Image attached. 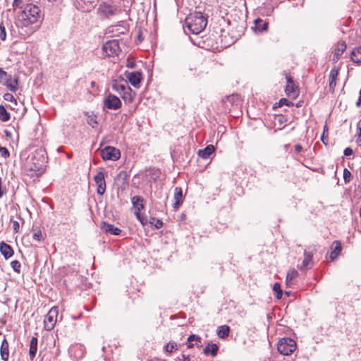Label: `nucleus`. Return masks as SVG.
Returning a JSON list of instances; mask_svg holds the SVG:
<instances>
[{"label":"nucleus","mask_w":361,"mask_h":361,"mask_svg":"<svg viewBox=\"0 0 361 361\" xmlns=\"http://www.w3.org/2000/svg\"><path fill=\"white\" fill-rule=\"evenodd\" d=\"M295 150L296 152L299 153L302 150V147L300 145H295Z\"/></svg>","instance_id":"603ef678"},{"label":"nucleus","mask_w":361,"mask_h":361,"mask_svg":"<svg viewBox=\"0 0 361 361\" xmlns=\"http://www.w3.org/2000/svg\"><path fill=\"white\" fill-rule=\"evenodd\" d=\"M189 71L191 72H196V68H190ZM193 74H195V73H193Z\"/></svg>","instance_id":"13d9d810"},{"label":"nucleus","mask_w":361,"mask_h":361,"mask_svg":"<svg viewBox=\"0 0 361 361\" xmlns=\"http://www.w3.org/2000/svg\"><path fill=\"white\" fill-rule=\"evenodd\" d=\"M9 345L6 340V338L4 337L1 342V348H0V355L1 357L4 361H8V357H9Z\"/></svg>","instance_id":"a211bd4d"},{"label":"nucleus","mask_w":361,"mask_h":361,"mask_svg":"<svg viewBox=\"0 0 361 361\" xmlns=\"http://www.w3.org/2000/svg\"><path fill=\"white\" fill-rule=\"evenodd\" d=\"M298 275V273L296 270L295 269H293L291 270L290 271H289L288 274H287V276H286V283H290V281L294 279L295 278H296Z\"/></svg>","instance_id":"c9c22d12"},{"label":"nucleus","mask_w":361,"mask_h":361,"mask_svg":"<svg viewBox=\"0 0 361 361\" xmlns=\"http://www.w3.org/2000/svg\"><path fill=\"white\" fill-rule=\"evenodd\" d=\"M11 118L10 114L7 111L3 105H0V120L6 122Z\"/></svg>","instance_id":"2f4dec72"},{"label":"nucleus","mask_w":361,"mask_h":361,"mask_svg":"<svg viewBox=\"0 0 361 361\" xmlns=\"http://www.w3.org/2000/svg\"><path fill=\"white\" fill-rule=\"evenodd\" d=\"M105 176L106 173L103 171H99L94 176V180L97 186V193L99 195H102L106 191Z\"/></svg>","instance_id":"9b49d317"},{"label":"nucleus","mask_w":361,"mask_h":361,"mask_svg":"<svg viewBox=\"0 0 361 361\" xmlns=\"http://www.w3.org/2000/svg\"><path fill=\"white\" fill-rule=\"evenodd\" d=\"M119 6L106 1H101L98 6L97 12L99 17L102 20L111 19L121 13Z\"/></svg>","instance_id":"39448f33"},{"label":"nucleus","mask_w":361,"mask_h":361,"mask_svg":"<svg viewBox=\"0 0 361 361\" xmlns=\"http://www.w3.org/2000/svg\"><path fill=\"white\" fill-rule=\"evenodd\" d=\"M255 28L259 31H266L268 28V23L258 18L255 20Z\"/></svg>","instance_id":"7c9ffc66"},{"label":"nucleus","mask_w":361,"mask_h":361,"mask_svg":"<svg viewBox=\"0 0 361 361\" xmlns=\"http://www.w3.org/2000/svg\"><path fill=\"white\" fill-rule=\"evenodd\" d=\"M215 148L212 145H207L204 149L198 151V155L204 159H207L214 152Z\"/></svg>","instance_id":"aec40b11"},{"label":"nucleus","mask_w":361,"mask_h":361,"mask_svg":"<svg viewBox=\"0 0 361 361\" xmlns=\"http://www.w3.org/2000/svg\"><path fill=\"white\" fill-rule=\"evenodd\" d=\"M101 228L106 233H109L114 235H119L121 233V230L114 225L103 221L101 225Z\"/></svg>","instance_id":"2eb2a0df"},{"label":"nucleus","mask_w":361,"mask_h":361,"mask_svg":"<svg viewBox=\"0 0 361 361\" xmlns=\"http://www.w3.org/2000/svg\"><path fill=\"white\" fill-rule=\"evenodd\" d=\"M18 219L21 221L22 224L24 223V220L21 217L18 216Z\"/></svg>","instance_id":"bf43d9fd"},{"label":"nucleus","mask_w":361,"mask_h":361,"mask_svg":"<svg viewBox=\"0 0 361 361\" xmlns=\"http://www.w3.org/2000/svg\"><path fill=\"white\" fill-rule=\"evenodd\" d=\"M144 199L140 196H134L131 198V202L135 209V212H141L144 208Z\"/></svg>","instance_id":"5701e85b"},{"label":"nucleus","mask_w":361,"mask_h":361,"mask_svg":"<svg viewBox=\"0 0 361 361\" xmlns=\"http://www.w3.org/2000/svg\"><path fill=\"white\" fill-rule=\"evenodd\" d=\"M49 1H55L56 0H48Z\"/></svg>","instance_id":"052dcab7"},{"label":"nucleus","mask_w":361,"mask_h":361,"mask_svg":"<svg viewBox=\"0 0 361 361\" xmlns=\"http://www.w3.org/2000/svg\"><path fill=\"white\" fill-rule=\"evenodd\" d=\"M126 77L133 86L135 87H139L142 80V74L140 72H126Z\"/></svg>","instance_id":"ddd939ff"},{"label":"nucleus","mask_w":361,"mask_h":361,"mask_svg":"<svg viewBox=\"0 0 361 361\" xmlns=\"http://www.w3.org/2000/svg\"><path fill=\"white\" fill-rule=\"evenodd\" d=\"M4 85L8 88L10 91L13 92H16L18 90V79L16 78L12 80L11 75H8V77L6 78Z\"/></svg>","instance_id":"a878e982"},{"label":"nucleus","mask_w":361,"mask_h":361,"mask_svg":"<svg viewBox=\"0 0 361 361\" xmlns=\"http://www.w3.org/2000/svg\"><path fill=\"white\" fill-rule=\"evenodd\" d=\"M182 197H183V193H182V189L180 188L176 187L174 190V203L173 204V207L174 209H178L181 202H182Z\"/></svg>","instance_id":"4be33fe9"},{"label":"nucleus","mask_w":361,"mask_h":361,"mask_svg":"<svg viewBox=\"0 0 361 361\" xmlns=\"http://www.w3.org/2000/svg\"><path fill=\"white\" fill-rule=\"evenodd\" d=\"M38 339L37 337H32L30 343L29 348V356L31 360H32L36 356L37 351Z\"/></svg>","instance_id":"412c9836"},{"label":"nucleus","mask_w":361,"mask_h":361,"mask_svg":"<svg viewBox=\"0 0 361 361\" xmlns=\"http://www.w3.org/2000/svg\"><path fill=\"white\" fill-rule=\"evenodd\" d=\"M0 153H1V155L4 157V158H8L10 157V152L8 150L7 148L4 147H2L1 149H0Z\"/></svg>","instance_id":"c03bdc74"},{"label":"nucleus","mask_w":361,"mask_h":361,"mask_svg":"<svg viewBox=\"0 0 361 361\" xmlns=\"http://www.w3.org/2000/svg\"><path fill=\"white\" fill-rule=\"evenodd\" d=\"M101 155L104 160L116 161L120 159L121 152L114 147L107 146L102 149Z\"/></svg>","instance_id":"9d476101"},{"label":"nucleus","mask_w":361,"mask_h":361,"mask_svg":"<svg viewBox=\"0 0 361 361\" xmlns=\"http://www.w3.org/2000/svg\"><path fill=\"white\" fill-rule=\"evenodd\" d=\"M357 142H361V128H357Z\"/></svg>","instance_id":"5fc2aeb1"},{"label":"nucleus","mask_w":361,"mask_h":361,"mask_svg":"<svg viewBox=\"0 0 361 361\" xmlns=\"http://www.w3.org/2000/svg\"><path fill=\"white\" fill-rule=\"evenodd\" d=\"M137 219L141 223L142 225L145 226L147 224V216L140 212H135Z\"/></svg>","instance_id":"f704fd0d"},{"label":"nucleus","mask_w":361,"mask_h":361,"mask_svg":"<svg viewBox=\"0 0 361 361\" xmlns=\"http://www.w3.org/2000/svg\"><path fill=\"white\" fill-rule=\"evenodd\" d=\"M6 38V29H5V27L3 24V23H1L0 24V39L2 40V41H4Z\"/></svg>","instance_id":"58836bf2"},{"label":"nucleus","mask_w":361,"mask_h":361,"mask_svg":"<svg viewBox=\"0 0 361 361\" xmlns=\"http://www.w3.org/2000/svg\"><path fill=\"white\" fill-rule=\"evenodd\" d=\"M351 173L347 169H345L343 171V178L345 183H348L350 181Z\"/></svg>","instance_id":"79ce46f5"},{"label":"nucleus","mask_w":361,"mask_h":361,"mask_svg":"<svg viewBox=\"0 0 361 361\" xmlns=\"http://www.w3.org/2000/svg\"><path fill=\"white\" fill-rule=\"evenodd\" d=\"M103 57H114L118 55L121 51L118 41L111 39L105 42L102 48Z\"/></svg>","instance_id":"423d86ee"},{"label":"nucleus","mask_w":361,"mask_h":361,"mask_svg":"<svg viewBox=\"0 0 361 361\" xmlns=\"http://www.w3.org/2000/svg\"><path fill=\"white\" fill-rule=\"evenodd\" d=\"M46 158L42 152L36 151L27 165V169L30 171L31 177H39L44 171Z\"/></svg>","instance_id":"7ed1b4c3"},{"label":"nucleus","mask_w":361,"mask_h":361,"mask_svg":"<svg viewBox=\"0 0 361 361\" xmlns=\"http://www.w3.org/2000/svg\"><path fill=\"white\" fill-rule=\"evenodd\" d=\"M359 98H358V100L356 102V106L357 107H360L361 106V89L360 90V92H359Z\"/></svg>","instance_id":"3c124183"},{"label":"nucleus","mask_w":361,"mask_h":361,"mask_svg":"<svg viewBox=\"0 0 361 361\" xmlns=\"http://www.w3.org/2000/svg\"><path fill=\"white\" fill-rule=\"evenodd\" d=\"M296 348V343L290 338H281L277 345L278 351L283 355H289Z\"/></svg>","instance_id":"0eeeda50"},{"label":"nucleus","mask_w":361,"mask_h":361,"mask_svg":"<svg viewBox=\"0 0 361 361\" xmlns=\"http://www.w3.org/2000/svg\"><path fill=\"white\" fill-rule=\"evenodd\" d=\"M339 73V69L337 67H334L329 73V90L331 92H334L336 86V79Z\"/></svg>","instance_id":"dca6fc26"},{"label":"nucleus","mask_w":361,"mask_h":361,"mask_svg":"<svg viewBox=\"0 0 361 361\" xmlns=\"http://www.w3.org/2000/svg\"><path fill=\"white\" fill-rule=\"evenodd\" d=\"M78 4L79 5L78 9L81 10L83 12H89L92 11V9L94 8V1H89L87 4H85V6H80V2L78 1Z\"/></svg>","instance_id":"473e14b6"},{"label":"nucleus","mask_w":361,"mask_h":361,"mask_svg":"<svg viewBox=\"0 0 361 361\" xmlns=\"http://www.w3.org/2000/svg\"><path fill=\"white\" fill-rule=\"evenodd\" d=\"M347 45L345 42H340L337 43L334 49V54L333 61L336 62L338 61L340 56L343 54L344 51L346 49Z\"/></svg>","instance_id":"f3484780"},{"label":"nucleus","mask_w":361,"mask_h":361,"mask_svg":"<svg viewBox=\"0 0 361 361\" xmlns=\"http://www.w3.org/2000/svg\"><path fill=\"white\" fill-rule=\"evenodd\" d=\"M32 238H33V239H35L37 241L42 240L43 238H42V231L40 230H39V231L35 232L32 235Z\"/></svg>","instance_id":"37998d69"},{"label":"nucleus","mask_w":361,"mask_h":361,"mask_svg":"<svg viewBox=\"0 0 361 361\" xmlns=\"http://www.w3.org/2000/svg\"><path fill=\"white\" fill-rule=\"evenodd\" d=\"M112 89L121 95L126 103H130L135 97V92L123 78L112 81Z\"/></svg>","instance_id":"20e7f679"},{"label":"nucleus","mask_w":361,"mask_h":361,"mask_svg":"<svg viewBox=\"0 0 361 361\" xmlns=\"http://www.w3.org/2000/svg\"><path fill=\"white\" fill-rule=\"evenodd\" d=\"M321 140L322 141L326 144L325 141H324V132L323 133L322 135L321 136Z\"/></svg>","instance_id":"4d7b16f0"},{"label":"nucleus","mask_w":361,"mask_h":361,"mask_svg":"<svg viewBox=\"0 0 361 361\" xmlns=\"http://www.w3.org/2000/svg\"><path fill=\"white\" fill-rule=\"evenodd\" d=\"M41 18L40 9L34 4H27L18 16V27L20 34L24 37L30 36L38 28L37 24Z\"/></svg>","instance_id":"f257e3e1"},{"label":"nucleus","mask_w":361,"mask_h":361,"mask_svg":"<svg viewBox=\"0 0 361 361\" xmlns=\"http://www.w3.org/2000/svg\"><path fill=\"white\" fill-rule=\"evenodd\" d=\"M135 63L133 61H128L127 63V66L129 68H134Z\"/></svg>","instance_id":"6e6d98bb"},{"label":"nucleus","mask_w":361,"mask_h":361,"mask_svg":"<svg viewBox=\"0 0 361 361\" xmlns=\"http://www.w3.org/2000/svg\"><path fill=\"white\" fill-rule=\"evenodd\" d=\"M353 151L350 147H346L343 151V154L345 156H350V155L353 154Z\"/></svg>","instance_id":"de8ad7c7"},{"label":"nucleus","mask_w":361,"mask_h":361,"mask_svg":"<svg viewBox=\"0 0 361 361\" xmlns=\"http://www.w3.org/2000/svg\"><path fill=\"white\" fill-rule=\"evenodd\" d=\"M6 188L5 186L2 185V180L0 178V199L3 197V195L6 193Z\"/></svg>","instance_id":"a18cd8bd"},{"label":"nucleus","mask_w":361,"mask_h":361,"mask_svg":"<svg viewBox=\"0 0 361 361\" xmlns=\"http://www.w3.org/2000/svg\"><path fill=\"white\" fill-rule=\"evenodd\" d=\"M21 3V0H13V6L18 7Z\"/></svg>","instance_id":"864d4df0"},{"label":"nucleus","mask_w":361,"mask_h":361,"mask_svg":"<svg viewBox=\"0 0 361 361\" xmlns=\"http://www.w3.org/2000/svg\"><path fill=\"white\" fill-rule=\"evenodd\" d=\"M273 290L276 293V298L278 299L281 298L283 295V292L281 288V285L279 283H276L274 284Z\"/></svg>","instance_id":"e433bc0d"},{"label":"nucleus","mask_w":361,"mask_h":361,"mask_svg":"<svg viewBox=\"0 0 361 361\" xmlns=\"http://www.w3.org/2000/svg\"><path fill=\"white\" fill-rule=\"evenodd\" d=\"M0 252L5 259H8L13 255L12 247L4 242L0 243Z\"/></svg>","instance_id":"6ab92c4d"},{"label":"nucleus","mask_w":361,"mask_h":361,"mask_svg":"<svg viewBox=\"0 0 361 361\" xmlns=\"http://www.w3.org/2000/svg\"><path fill=\"white\" fill-rule=\"evenodd\" d=\"M279 104L281 106L282 105H286V106H290V104H292V102H289L288 99H285V98H283V99H281L280 101H279Z\"/></svg>","instance_id":"49530a36"},{"label":"nucleus","mask_w":361,"mask_h":361,"mask_svg":"<svg viewBox=\"0 0 361 361\" xmlns=\"http://www.w3.org/2000/svg\"><path fill=\"white\" fill-rule=\"evenodd\" d=\"M3 97H4V100H6V101L13 102L15 104H17L16 99L14 98L13 94H10V93L4 94Z\"/></svg>","instance_id":"a19ab883"},{"label":"nucleus","mask_w":361,"mask_h":361,"mask_svg":"<svg viewBox=\"0 0 361 361\" xmlns=\"http://www.w3.org/2000/svg\"><path fill=\"white\" fill-rule=\"evenodd\" d=\"M104 106L109 109L117 110L121 106L120 99L111 94H109L104 100Z\"/></svg>","instance_id":"f8f14e48"},{"label":"nucleus","mask_w":361,"mask_h":361,"mask_svg":"<svg viewBox=\"0 0 361 361\" xmlns=\"http://www.w3.org/2000/svg\"><path fill=\"white\" fill-rule=\"evenodd\" d=\"M1 334V332L0 331V335Z\"/></svg>","instance_id":"680f3d73"},{"label":"nucleus","mask_w":361,"mask_h":361,"mask_svg":"<svg viewBox=\"0 0 361 361\" xmlns=\"http://www.w3.org/2000/svg\"><path fill=\"white\" fill-rule=\"evenodd\" d=\"M11 267H12L13 271H16V273L19 274L20 272L21 265H20V263L18 260L12 261L11 262Z\"/></svg>","instance_id":"4c0bfd02"},{"label":"nucleus","mask_w":361,"mask_h":361,"mask_svg":"<svg viewBox=\"0 0 361 361\" xmlns=\"http://www.w3.org/2000/svg\"><path fill=\"white\" fill-rule=\"evenodd\" d=\"M350 59L354 63L361 62V46L355 48L350 54Z\"/></svg>","instance_id":"c85d7f7f"},{"label":"nucleus","mask_w":361,"mask_h":361,"mask_svg":"<svg viewBox=\"0 0 361 361\" xmlns=\"http://www.w3.org/2000/svg\"><path fill=\"white\" fill-rule=\"evenodd\" d=\"M288 85L286 87V93L288 97H295L297 95L296 90L294 87V85L293 83V81L290 78L287 79Z\"/></svg>","instance_id":"cd10ccee"},{"label":"nucleus","mask_w":361,"mask_h":361,"mask_svg":"<svg viewBox=\"0 0 361 361\" xmlns=\"http://www.w3.org/2000/svg\"><path fill=\"white\" fill-rule=\"evenodd\" d=\"M331 251L329 255V258L331 259V260L334 261L338 258V257L340 255L341 252L342 246L341 242L338 240L334 241L331 245Z\"/></svg>","instance_id":"4468645a"},{"label":"nucleus","mask_w":361,"mask_h":361,"mask_svg":"<svg viewBox=\"0 0 361 361\" xmlns=\"http://www.w3.org/2000/svg\"><path fill=\"white\" fill-rule=\"evenodd\" d=\"M201 340L202 339L199 336L195 335V334H191L188 338V344H187L188 348H192L194 347L195 344L192 343L193 341H196L195 345H197V348L201 347L202 346Z\"/></svg>","instance_id":"bb28decb"},{"label":"nucleus","mask_w":361,"mask_h":361,"mask_svg":"<svg viewBox=\"0 0 361 361\" xmlns=\"http://www.w3.org/2000/svg\"><path fill=\"white\" fill-rule=\"evenodd\" d=\"M59 310L56 306L52 307L45 316L44 324V328L47 331L52 330L57 322Z\"/></svg>","instance_id":"6e6552de"},{"label":"nucleus","mask_w":361,"mask_h":361,"mask_svg":"<svg viewBox=\"0 0 361 361\" xmlns=\"http://www.w3.org/2000/svg\"><path fill=\"white\" fill-rule=\"evenodd\" d=\"M219 350V347L215 343L208 344L203 350V353L205 355H212V357H215L217 355V352Z\"/></svg>","instance_id":"393cba45"},{"label":"nucleus","mask_w":361,"mask_h":361,"mask_svg":"<svg viewBox=\"0 0 361 361\" xmlns=\"http://www.w3.org/2000/svg\"><path fill=\"white\" fill-rule=\"evenodd\" d=\"M128 32V24L123 20L119 21L116 25L109 26L107 32L113 37H118L125 35Z\"/></svg>","instance_id":"1a4fd4ad"},{"label":"nucleus","mask_w":361,"mask_h":361,"mask_svg":"<svg viewBox=\"0 0 361 361\" xmlns=\"http://www.w3.org/2000/svg\"><path fill=\"white\" fill-rule=\"evenodd\" d=\"M9 75L4 71L2 68H0V80H2L4 78H8Z\"/></svg>","instance_id":"09e8293b"},{"label":"nucleus","mask_w":361,"mask_h":361,"mask_svg":"<svg viewBox=\"0 0 361 361\" xmlns=\"http://www.w3.org/2000/svg\"><path fill=\"white\" fill-rule=\"evenodd\" d=\"M185 26L195 35L202 32L207 25V17L201 12L190 13L185 20Z\"/></svg>","instance_id":"f03ea898"},{"label":"nucleus","mask_w":361,"mask_h":361,"mask_svg":"<svg viewBox=\"0 0 361 361\" xmlns=\"http://www.w3.org/2000/svg\"><path fill=\"white\" fill-rule=\"evenodd\" d=\"M312 255L310 252H307L305 251L304 252V259L302 261V265L300 266L301 270H305L309 267H311L313 264L312 263Z\"/></svg>","instance_id":"b1692460"},{"label":"nucleus","mask_w":361,"mask_h":361,"mask_svg":"<svg viewBox=\"0 0 361 361\" xmlns=\"http://www.w3.org/2000/svg\"><path fill=\"white\" fill-rule=\"evenodd\" d=\"M11 221L12 223V226H13V231L14 233H18L19 231V229H20V223L17 220H14L13 219H11Z\"/></svg>","instance_id":"ea45409f"},{"label":"nucleus","mask_w":361,"mask_h":361,"mask_svg":"<svg viewBox=\"0 0 361 361\" xmlns=\"http://www.w3.org/2000/svg\"><path fill=\"white\" fill-rule=\"evenodd\" d=\"M164 349L166 352L172 353L173 351L178 350V345L176 342H169L165 345Z\"/></svg>","instance_id":"72a5a7b5"},{"label":"nucleus","mask_w":361,"mask_h":361,"mask_svg":"<svg viewBox=\"0 0 361 361\" xmlns=\"http://www.w3.org/2000/svg\"><path fill=\"white\" fill-rule=\"evenodd\" d=\"M154 226L157 228H160L163 226V222L160 219H157L156 221V223L154 224Z\"/></svg>","instance_id":"8fccbe9b"},{"label":"nucleus","mask_w":361,"mask_h":361,"mask_svg":"<svg viewBox=\"0 0 361 361\" xmlns=\"http://www.w3.org/2000/svg\"><path fill=\"white\" fill-rule=\"evenodd\" d=\"M230 327L227 325H222L218 328L217 335L220 338H225L228 336Z\"/></svg>","instance_id":"c756f323"}]
</instances>
